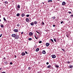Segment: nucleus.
Listing matches in <instances>:
<instances>
[{
  "instance_id": "obj_22",
  "label": "nucleus",
  "mask_w": 73,
  "mask_h": 73,
  "mask_svg": "<svg viewBox=\"0 0 73 73\" xmlns=\"http://www.w3.org/2000/svg\"><path fill=\"white\" fill-rule=\"evenodd\" d=\"M18 8H20V6L19 5H18Z\"/></svg>"
},
{
  "instance_id": "obj_29",
  "label": "nucleus",
  "mask_w": 73,
  "mask_h": 73,
  "mask_svg": "<svg viewBox=\"0 0 73 73\" xmlns=\"http://www.w3.org/2000/svg\"><path fill=\"white\" fill-rule=\"evenodd\" d=\"M50 40H51V41H52V42H53V39H51Z\"/></svg>"
},
{
  "instance_id": "obj_48",
  "label": "nucleus",
  "mask_w": 73,
  "mask_h": 73,
  "mask_svg": "<svg viewBox=\"0 0 73 73\" xmlns=\"http://www.w3.org/2000/svg\"><path fill=\"white\" fill-rule=\"evenodd\" d=\"M15 58H16V56L15 55Z\"/></svg>"
},
{
  "instance_id": "obj_50",
  "label": "nucleus",
  "mask_w": 73,
  "mask_h": 73,
  "mask_svg": "<svg viewBox=\"0 0 73 73\" xmlns=\"http://www.w3.org/2000/svg\"><path fill=\"white\" fill-rule=\"evenodd\" d=\"M42 3L43 4H44V2Z\"/></svg>"
},
{
  "instance_id": "obj_3",
  "label": "nucleus",
  "mask_w": 73,
  "mask_h": 73,
  "mask_svg": "<svg viewBox=\"0 0 73 73\" xmlns=\"http://www.w3.org/2000/svg\"><path fill=\"white\" fill-rule=\"evenodd\" d=\"M13 31L15 32H18V30L17 29H14L13 30Z\"/></svg>"
},
{
  "instance_id": "obj_26",
  "label": "nucleus",
  "mask_w": 73,
  "mask_h": 73,
  "mask_svg": "<svg viewBox=\"0 0 73 73\" xmlns=\"http://www.w3.org/2000/svg\"><path fill=\"white\" fill-rule=\"evenodd\" d=\"M32 40V39L31 38H29V40Z\"/></svg>"
},
{
  "instance_id": "obj_23",
  "label": "nucleus",
  "mask_w": 73,
  "mask_h": 73,
  "mask_svg": "<svg viewBox=\"0 0 73 73\" xmlns=\"http://www.w3.org/2000/svg\"><path fill=\"white\" fill-rule=\"evenodd\" d=\"M3 20H4L5 21H6V19H5V18H4V17L3 18Z\"/></svg>"
},
{
  "instance_id": "obj_43",
  "label": "nucleus",
  "mask_w": 73,
  "mask_h": 73,
  "mask_svg": "<svg viewBox=\"0 0 73 73\" xmlns=\"http://www.w3.org/2000/svg\"><path fill=\"white\" fill-rule=\"evenodd\" d=\"M2 73H5V72H3Z\"/></svg>"
},
{
  "instance_id": "obj_13",
  "label": "nucleus",
  "mask_w": 73,
  "mask_h": 73,
  "mask_svg": "<svg viewBox=\"0 0 73 73\" xmlns=\"http://www.w3.org/2000/svg\"><path fill=\"white\" fill-rule=\"evenodd\" d=\"M31 25L32 26H33L34 25V23L33 22H32L31 23Z\"/></svg>"
},
{
  "instance_id": "obj_12",
  "label": "nucleus",
  "mask_w": 73,
  "mask_h": 73,
  "mask_svg": "<svg viewBox=\"0 0 73 73\" xmlns=\"http://www.w3.org/2000/svg\"><path fill=\"white\" fill-rule=\"evenodd\" d=\"M39 50V48H36V52H38V51Z\"/></svg>"
},
{
  "instance_id": "obj_49",
  "label": "nucleus",
  "mask_w": 73,
  "mask_h": 73,
  "mask_svg": "<svg viewBox=\"0 0 73 73\" xmlns=\"http://www.w3.org/2000/svg\"><path fill=\"white\" fill-rule=\"evenodd\" d=\"M43 24H44V23L43 22H42Z\"/></svg>"
},
{
  "instance_id": "obj_41",
  "label": "nucleus",
  "mask_w": 73,
  "mask_h": 73,
  "mask_svg": "<svg viewBox=\"0 0 73 73\" xmlns=\"http://www.w3.org/2000/svg\"><path fill=\"white\" fill-rule=\"evenodd\" d=\"M25 53H26V54H28V53L27 52V51H25Z\"/></svg>"
},
{
  "instance_id": "obj_45",
  "label": "nucleus",
  "mask_w": 73,
  "mask_h": 73,
  "mask_svg": "<svg viewBox=\"0 0 73 73\" xmlns=\"http://www.w3.org/2000/svg\"><path fill=\"white\" fill-rule=\"evenodd\" d=\"M69 14H70V13H71V12H69Z\"/></svg>"
},
{
  "instance_id": "obj_36",
  "label": "nucleus",
  "mask_w": 73,
  "mask_h": 73,
  "mask_svg": "<svg viewBox=\"0 0 73 73\" xmlns=\"http://www.w3.org/2000/svg\"><path fill=\"white\" fill-rule=\"evenodd\" d=\"M10 64H11V65H12V62H10Z\"/></svg>"
},
{
  "instance_id": "obj_9",
  "label": "nucleus",
  "mask_w": 73,
  "mask_h": 73,
  "mask_svg": "<svg viewBox=\"0 0 73 73\" xmlns=\"http://www.w3.org/2000/svg\"><path fill=\"white\" fill-rule=\"evenodd\" d=\"M33 35V33L32 32H30L29 33V35H30V36H32Z\"/></svg>"
},
{
  "instance_id": "obj_19",
  "label": "nucleus",
  "mask_w": 73,
  "mask_h": 73,
  "mask_svg": "<svg viewBox=\"0 0 73 73\" xmlns=\"http://www.w3.org/2000/svg\"><path fill=\"white\" fill-rule=\"evenodd\" d=\"M48 68H50V66L49 65L47 66Z\"/></svg>"
},
{
  "instance_id": "obj_27",
  "label": "nucleus",
  "mask_w": 73,
  "mask_h": 73,
  "mask_svg": "<svg viewBox=\"0 0 73 73\" xmlns=\"http://www.w3.org/2000/svg\"><path fill=\"white\" fill-rule=\"evenodd\" d=\"M52 19H55V17H53Z\"/></svg>"
},
{
  "instance_id": "obj_21",
  "label": "nucleus",
  "mask_w": 73,
  "mask_h": 73,
  "mask_svg": "<svg viewBox=\"0 0 73 73\" xmlns=\"http://www.w3.org/2000/svg\"><path fill=\"white\" fill-rule=\"evenodd\" d=\"M57 68H59V66H58V65H56L55 66Z\"/></svg>"
},
{
  "instance_id": "obj_38",
  "label": "nucleus",
  "mask_w": 73,
  "mask_h": 73,
  "mask_svg": "<svg viewBox=\"0 0 73 73\" xmlns=\"http://www.w3.org/2000/svg\"><path fill=\"white\" fill-rule=\"evenodd\" d=\"M66 36L67 37H69V35H66Z\"/></svg>"
},
{
  "instance_id": "obj_52",
  "label": "nucleus",
  "mask_w": 73,
  "mask_h": 73,
  "mask_svg": "<svg viewBox=\"0 0 73 73\" xmlns=\"http://www.w3.org/2000/svg\"><path fill=\"white\" fill-rule=\"evenodd\" d=\"M0 21H1V19H0Z\"/></svg>"
},
{
  "instance_id": "obj_40",
  "label": "nucleus",
  "mask_w": 73,
  "mask_h": 73,
  "mask_svg": "<svg viewBox=\"0 0 73 73\" xmlns=\"http://www.w3.org/2000/svg\"><path fill=\"white\" fill-rule=\"evenodd\" d=\"M2 36V34H1L0 35V37H1Z\"/></svg>"
},
{
  "instance_id": "obj_7",
  "label": "nucleus",
  "mask_w": 73,
  "mask_h": 73,
  "mask_svg": "<svg viewBox=\"0 0 73 73\" xmlns=\"http://www.w3.org/2000/svg\"><path fill=\"white\" fill-rule=\"evenodd\" d=\"M22 56H25V53L24 52H22Z\"/></svg>"
},
{
  "instance_id": "obj_31",
  "label": "nucleus",
  "mask_w": 73,
  "mask_h": 73,
  "mask_svg": "<svg viewBox=\"0 0 73 73\" xmlns=\"http://www.w3.org/2000/svg\"><path fill=\"white\" fill-rule=\"evenodd\" d=\"M54 40L55 41V42H56V40L55 39H54Z\"/></svg>"
},
{
  "instance_id": "obj_42",
  "label": "nucleus",
  "mask_w": 73,
  "mask_h": 73,
  "mask_svg": "<svg viewBox=\"0 0 73 73\" xmlns=\"http://www.w3.org/2000/svg\"><path fill=\"white\" fill-rule=\"evenodd\" d=\"M3 59H4V60H5L6 59V58H5V57H4Z\"/></svg>"
},
{
  "instance_id": "obj_4",
  "label": "nucleus",
  "mask_w": 73,
  "mask_h": 73,
  "mask_svg": "<svg viewBox=\"0 0 73 73\" xmlns=\"http://www.w3.org/2000/svg\"><path fill=\"white\" fill-rule=\"evenodd\" d=\"M19 38V36L18 35L15 36L16 39H18Z\"/></svg>"
},
{
  "instance_id": "obj_25",
  "label": "nucleus",
  "mask_w": 73,
  "mask_h": 73,
  "mask_svg": "<svg viewBox=\"0 0 73 73\" xmlns=\"http://www.w3.org/2000/svg\"><path fill=\"white\" fill-rule=\"evenodd\" d=\"M19 26H20V24H18L17 25V27H19Z\"/></svg>"
},
{
  "instance_id": "obj_51",
  "label": "nucleus",
  "mask_w": 73,
  "mask_h": 73,
  "mask_svg": "<svg viewBox=\"0 0 73 73\" xmlns=\"http://www.w3.org/2000/svg\"><path fill=\"white\" fill-rule=\"evenodd\" d=\"M0 70H1V68L0 69Z\"/></svg>"
},
{
  "instance_id": "obj_28",
  "label": "nucleus",
  "mask_w": 73,
  "mask_h": 73,
  "mask_svg": "<svg viewBox=\"0 0 73 73\" xmlns=\"http://www.w3.org/2000/svg\"><path fill=\"white\" fill-rule=\"evenodd\" d=\"M35 38H36V40H37V37H36V36L35 35Z\"/></svg>"
},
{
  "instance_id": "obj_5",
  "label": "nucleus",
  "mask_w": 73,
  "mask_h": 73,
  "mask_svg": "<svg viewBox=\"0 0 73 73\" xmlns=\"http://www.w3.org/2000/svg\"><path fill=\"white\" fill-rule=\"evenodd\" d=\"M66 4V3L65 2H63L62 3V5H65Z\"/></svg>"
},
{
  "instance_id": "obj_46",
  "label": "nucleus",
  "mask_w": 73,
  "mask_h": 73,
  "mask_svg": "<svg viewBox=\"0 0 73 73\" xmlns=\"http://www.w3.org/2000/svg\"><path fill=\"white\" fill-rule=\"evenodd\" d=\"M23 32H22L21 33V34H22V35H23Z\"/></svg>"
},
{
  "instance_id": "obj_34",
  "label": "nucleus",
  "mask_w": 73,
  "mask_h": 73,
  "mask_svg": "<svg viewBox=\"0 0 73 73\" xmlns=\"http://www.w3.org/2000/svg\"><path fill=\"white\" fill-rule=\"evenodd\" d=\"M53 27H55V25H53Z\"/></svg>"
},
{
  "instance_id": "obj_8",
  "label": "nucleus",
  "mask_w": 73,
  "mask_h": 73,
  "mask_svg": "<svg viewBox=\"0 0 73 73\" xmlns=\"http://www.w3.org/2000/svg\"><path fill=\"white\" fill-rule=\"evenodd\" d=\"M42 53H43V54H45V53H46V52H45V51H43L42 52Z\"/></svg>"
},
{
  "instance_id": "obj_14",
  "label": "nucleus",
  "mask_w": 73,
  "mask_h": 73,
  "mask_svg": "<svg viewBox=\"0 0 73 73\" xmlns=\"http://www.w3.org/2000/svg\"><path fill=\"white\" fill-rule=\"evenodd\" d=\"M4 3L5 4H8V2L7 1H5Z\"/></svg>"
},
{
  "instance_id": "obj_37",
  "label": "nucleus",
  "mask_w": 73,
  "mask_h": 73,
  "mask_svg": "<svg viewBox=\"0 0 73 73\" xmlns=\"http://www.w3.org/2000/svg\"><path fill=\"white\" fill-rule=\"evenodd\" d=\"M46 64L47 65H48V64H49V63L48 62H47L46 63Z\"/></svg>"
},
{
  "instance_id": "obj_30",
  "label": "nucleus",
  "mask_w": 73,
  "mask_h": 73,
  "mask_svg": "<svg viewBox=\"0 0 73 73\" xmlns=\"http://www.w3.org/2000/svg\"><path fill=\"white\" fill-rule=\"evenodd\" d=\"M67 63H68V64H70V62H69V61H68V62H67Z\"/></svg>"
},
{
  "instance_id": "obj_33",
  "label": "nucleus",
  "mask_w": 73,
  "mask_h": 73,
  "mask_svg": "<svg viewBox=\"0 0 73 73\" xmlns=\"http://www.w3.org/2000/svg\"><path fill=\"white\" fill-rule=\"evenodd\" d=\"M41 42H42V41H40L39 42V43H41Z\"/></svg>"
},
{
  "instance_id": "obj_17",
  "label": "nucleus",
  "mask_w": 73,
  "mask_h": 73,
  "mask_svg": "<svg viewBox=\"0 0 73 73\" xmlns=\"http://www.w3.org/2000/svg\"><path fill=\"white\" fill-rule=\"evenodd\" d=\"M1 27H2V28H4V25H1Z\"/></svg>"
},
{
  "instance_id": "obj_53",
  "label": "nucleus",
  "mask_w": 73,
  "mask_h": 73,
  "mask_svg": "<svg viewBox=\"0 0 73 73\" xmlns=\"http://www.w3.org/2000/svg\"><path fill=\"white\" fill-rule=\"evenodd\" d=\"M3 1V0H2Z\"/></svg>"
},
{
  "instance_id": "obj_39",
  "label": "nucleus",
  "mask_w": 73,
  "mask_h": 73,
  "mask_svg": "<svg viewBox=\"0 0 73 73\" xmlns=\"http://www.w3.org/2000/svg\"><path fill=\"white\" fill-rule=\"evenodd\" d=\"M37 33H38V34H40V33H39L37 31H36Z\"/></svg>"
},
{
  "instance_id": "obj_35",
  "label": "nucleus",
  "mask_w": 73,
  "mask_h": 73,
  "mask_svg": "<svg viewBox=\"0 0 73 73\" xmlns=\"http://www.w3.org/2000/svg\"><path fill=\"white\" fill-rule=\"evenodd\" d=\"M28 69H29V70H30L31 69V68L30 67H29Z\"/></svg>"
},
{
  "instance_id": "obj_16",
  "label": "nucleus",
  "mask_w": 73,
  "mask_h": 73,
  "mask_svg": "<svg viewBox=\"0 0 73 73\" xmlns=\"http://www.w3.org/2000/svg\"><path fill=\"white\" fill-rule=\"evenodd\" d=\"M20 16V14L19 13H18L17 14V16Z\"/></svg>"
},
{
  "instance_id": "obj_32",
  "label": "nucleus",
  "mask_w": 73,
  "mask_h": 73,
  "mask_svg": "<svg viewBox=\"0 0 73 73\" xmlns=\"http://www.w3.org/2000/svg\"><path fill=\"white\" fill-rule=\"evenodd\" d=\"M64 23V22L63 21H62L61 22V24H62V23Z\"/></svg>"
},
{
  "instance_id": "obj_47",
  "label": "nucleus",
  "mask_w": 73,
  "mask_h": 73,
  "mask_svg": "<svg viewBox=\"0 0 73 73\" xmlns=\"http://www.w3.org/2000/svg\"><path fill=\"white\" fill-rule=\"evenodd\" d=\"M62 50H63V51H64V50H64V49H62Z\"/></svg>"
},
{
  "instance_id": "obj_2",
  "label": "nucleus",
  "mask_w": 73,
  "mask_h": 73,
  "mask_svg": "<svg viewBox=\"0 0 73 73\" xmlns=\"http://www.w3.org/2000/svg\"><path fill=\"white\" fill-rule=\"evenodd\" d=\"M11 36L13 37H16V34H13L11 35Z\"/></svg>"
},
{
  "instance_id": "obj_18",
  "label": "nucleus",
  "mask_w": 73,
  "mask_h": 73,
  "mask_svg": "<svg viewBox=\"0 0 73 73\" xmlns=\"http://www.w3.org/2000/svg\"><path fill=\"white\" fill-rule=\"evenodd\" d=\"M52 0H48V3H49V2H52Z\"/></svg>"
},
{
  "instance_id": "obj_24",
  "label": "nucleus",
  "mask_w": 73,
  "mask_h": 73,
  "mask_svg": "<svg viewBox=\"0 0 73 73\" xmlns=\"http://www.w3.org/2000/svg\"><path fill=\"white\" fill-rule=\"evenodd\" d=\"M26 16H27V17H29V15H27Z\"/></svg>"
},
{
  "instance_id": "obj_6",
  "label": "nucleus",
  "mask_w": 73,
  "mask_h": 73,
  "mask_svg": "<svg viewBox=\"0 0 73 73\" xmlns=\"http://www.w3.org/2000/svg\"><path fill=\"white\" fill-rule=\"evenodd\" d=\"M46 46H49V43H46Z\"/></svg>"
},
{
  "instance_id": "obj_10",
  "label": "nucleus",
  "mask_w": 73,
  "mask_h": 73,
  "mask_svg": "<svg viewBox=\"0 0 73 73\" xmlns=\"http://www.w3.org/2000/svg\"><path fill=\"white\" fill-rule=\"evenodd\" d=\"M25 16V14L24 13H23L21 15L22 17H24Z\"/></svg>"
},
{
  "instance_id": "obj_44",
  "label": "nucleus",
  "mask_w": 73,
  "mask_h": 73,
  "mask_svg": "<svg viewBox=\"0 0 73 73\" xmlns=\"http://www.w3.org/2000/svg\"><path fill=\"white\" fill-rule=\"evenodd\" d=\"M71 17H73V15H71Z\"/></svg>"
},
{
  "instance_id": "obj_1",
  "label": "nucleus",
  "mask_w": 73,
  "mask_h": 73,
  "mask_svg": "<svg viewBox=\"0 0 73 73\" xmlns=\"http://www.w3.org/2000/svg\"><path fill=\"white\" fill-rule=\"evenodd\" d=\"M51 56L53 58H56V55H52Z\"/></svg>"
},
{
  "instance_id": "obj_11",
  "label": "nucleus",
  "mask_w": 73,
  "mask_h": 73,
  "mask_svg": "<svg viewBox=\"0 0 73 73\" xmlns=\"http://www.w3.org/2000/svg\"><path fill=\"white\" fill-rule=\"evenodd\" d=\"M34 23L35 24H37V22L36 21H35L34 22Z\"/></svg>"
},
{
  "instance_id": "obj_15",
  "label": "nucleus",
  "mask_w": 73,
  "mask_h": 73,
  "mask_svg": "<svg viewBox=\"0 0 73 73\" xmlns=\"http://www.w3.org/2000/svg\"><path fill=\"white\" fill-rule=\"evenodd\" d=\"M26 20L27 21V22L29 21V20L28 18H26Z\"/></svg>"
},
{
  "instance_id": "obj_20",
  "label": "nucleus",
  "mask_w": 73,
  "mask_h": 73,
  "mask_svg": "<svg viewBox=\"0 0 73 73\" xmlns=\"http://www.w3.org/2000/svg\"><path fill=\"white\" fill-rule=\"evenodd\" d=\"M73 67V66H69V67L70 68H72Z\"/></svg>"
}]
</instances>
